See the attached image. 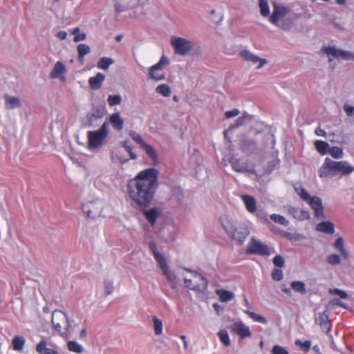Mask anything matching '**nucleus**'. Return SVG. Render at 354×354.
<instances>
[{
    "label": "nucleus",
    "mask_w": 354,
    "mask_h": 354,
    "mask_svg": "<svg viewBox=\"0 0 354 354\" xmlns=\"http://www.w3.org/2000/svg\"><path fill=\"white\" fill-rule=\"evenodd\" d=\"M257 216L259 221L261 222L266 223V224H270V222L269 221V218L267 216V214L266 212H264L263 210H259L257 212Z\"/></svg>",
    "instance_id": "13d9d810"
},
{
    "label": "nucleus",
    "mask_w": 354,
    "mask_h": 354,
    "mask_svg": "<svg viewBox=\"0 0 354 354\" xmlns=\"http://www.w3.org/2000/svg\"><path fill=\"white\" fill-rule=\"evenodd\" d=\"M244 313L248 315L249 317L255 322L264 324L268 323L267 319L261 315L257 314L249 310H244Z\"/></svg>",
    "instance_id": "a19ab883"
},
{
    "label": "nucleus",
    "mask_w": 354,
    "mask_h": 354,
    "mask_svg": "<svg viewBox=\"0 0 354 354\" xmlns=\"http://www.w3.org/2000/svg\"><path fill=\"white\" fill-rule=\"evenodd\" d=\"M122 102L120 95H110L108 96L107 102L110 106L119 105Z\"/></svg>",
    "instance_id": "09e8293b"
},
{
    "label": "nucleus",
    "mask_w": 354,
    "mask_h": 354,
    "mask_svg": "<svg viewBox=\"0 0 354 354\" xmlns=\"http://www.w3.org/2000/svg\"><path fill=\"white\" fill-rule=\"evenodd\" d=\"M222 225L226 233L239 245L243 243L250 232L248 227L245 223L236 225L229 218H226L222 223Z\"/></svg>",
    "instance_id": "39448f33"
},
{
    "label": "nucleus",
    "mask_w": 354,
    "mask_h": 354,
    "mask_svg": "<svg viewBox=\"0 0 354 354\" xmlns=\"http://www.w3.org/2000/svg\"><path fill=\"white\" fill-rule=\"evenodd\" d=\"M330 311L326 309L322 313H319L318 316L315 317V323L318 324L322 330L326 333L330 330L331 324L329 320Z\"/></svg>",
    "instance_id": "2eb2a0df"
},
{
    "label": "nucleus",
    "mask_w": 354,
    "mask_h": 354,
    "mask_svg": "<svg viewBox=\"0 0 354 354\" xmlns=\"http://www.w3.org/2000/svg\"><path fill=\"white\" fill-rule=\"evenodd\" d=\"M259 6L260 13L263 17H266L270 16V8L267 0H259Z\"/></svg>",
    "instance_id": "ea45409f"
},
{
    "label": "nucleus",
    "mask_w": 354,
    "mask_h": 354,
    "mask_svg": "<svg viewBox=\"0 0 354 354\" xmlns=\"http://www.w3.org/2000/svg\"><path fill=\"white\" fill-rule=\"evenodd\" d=\"M344 110L348 117H352L354 114V106H353L345 104L344 106Z\"/></svg>",
    "instance_id": "0e129e2a"
},
{
    "label": "nucleus",
    "mask_w": 354,
    "mask_h": 354,
    "mask_svg": "<svg viewBox=\"0 0 354 354\" xmlns=\"http://www.w3.org/2000/svg\"><path fill=\"white\" fill-rule=\"evenodd\" d=\"M241 56L246 61L251 62L254 64L259 62L257 68H262L267 62L266 59L260 58L257 55H255L250 53L248 50H243L240 53Z\"/></svg>",
    "instance_id": "a211bd4d"
},
{
    "label": "nucleus",
    "mask_w": 354,
    "mask_h": 354,
    "mask_svg": "<svg viewBox=\"0 0 354 354\" xmlns=\"http://www.w3.org/2000/svg\"><path fill=\"white\" fill-rule=\"evenodd\" d=\"M253 117L248 115L247 113H244L242 116L238 118L234 124L230 126L227 130L224 131L223 134L225 138H227V134L228 131H233L234 129L243 126L252 120Z\"/></svg>",
    "instance_id": "aec40b11"
},
{
    "label": "nucleus",
    "mask_w": 354,
    "mask_h": 354,
    "mask_svg": "<svg viewBox=\"0 0 354 354\" xmlns=\"http://www.w3.org/2000/svg\"><path fill=\"white\" fill-rule=\"evenodd\" d=\"M299 17V15L291 12L289 8L274 3L269 21L280 29L288 31L295 25Z\"/></svg>",
    "instance_id": "f03ea898"
},
{
    "label": "nucleus",
    "mask_w": 354,
    "mask_h": 354,
    "mask_svg": "<svg viewBox=\"0 0 354 354\" xmlns=\"http://www.w3.org/2000/svg\"><path fill=\"white\" fill-rule=\"evenodd\" d=\"M232 169L239 173H245L249 170L247 169L246 164L240 159L232 157L230 160Z\"/></svg>",
    "instance_id": "c85d7f7f"
},
{
    "label": "nucleus",
    "mask_w": 354,
    "mask_h": 354,
    "mask_svg": "<svg viewBox=\"0 0 354 354\" xmlns=\"http://www.w3.org/2000/svg\"><path fill=\"white\" fill-rule=\"evenodd\" d=\"M5 106L7 109L12 110L16 108H19L21 106V101L19 97L15 96H10L5 95Z\"/></svg>",
    "instance_id": "cd10ccee"
},
{
    "label": "nucleus",
    "mask_w": 354,
    "mask_h": 354,
    "mask_svg": "<svg viewBox=\"0 0 354 354\" xmlns=\"http://www.w3.org/2000/svg\"><path fill=\"white\" fill-rule=\"evenodd\" d=\"M35 349L39 354H59L56 350L48 348L45 340H41L37 344Z\"/></svg>",
    "instance_id": "7c9ffc66"
},
{
    "label": "nucleus",
    "mask_w": 354,
    "mask_h": 354,
    "mask_svg": "<svg viewBox=\"0 0 354 354\" xmlns=\"http://www.w3.org/2000/svg\"><path fill=\"white\" fill-rule=\"evenodd\" d=\"M315 147L317 151L322 155L328 153L329 145L328 142L322 140H317L315 142Z\"/></svg>",
    "instance_id": "e433bc0d"
},
{
    "label": "nucleus",
    "mask_w": 354,
    "mask_h": 354,
    "mask_svg": "<svg viewBox=\"0 0 354 354\" xmlns=\"http://www.w3.org/2000/svg\"><path fill=\"white\" fill-rule=\"evenodd\" d=\"M66 71V66L63 62L61 61H57L53 70L50 73V76L51 78H61L62 81H65L66 78L64 77H62L63 74H64Z\"/></svg>",
    "instance_id": "4be33fe9"
},
{
    "label": "nucleus",
    "mask_w": 354,
    "mask_h": 354,
    "mask_svg": "<svg viewBox=\"0 0 354 354\" xmlns=\"http://www.w3.org/2000/svg\"><path fill=\"white\" fill-rule=\"evenodd\" d=\"M271 276L274 280L280 281L283 278V273L282 270L274 268L272 271Z\"/></svg>",
    "instance_id": "5fc2aeb1"
},
{
    "label": "nucleus",
    "mask_w": 354,
    "mask_h": 354,
    "mask_svg": "<svg viewBox=\"0 0 354 354\" xmlns=\"http://www.w3.org/2000/svg\"><path fill=\"white\" fill-rule=\"evenodd\" d=\"M148 247L149 251L153 255L160 269L166 277L168 283L172 288H176L177 281L176 280V277L171 273L163 252L158 250V245L153 240H150L148 242Z\"/></svg>",
    "instance_id": "20e7f679"
},
{
    "label": "nucleus",
    "mask_w": 354,
    "mask_h": 354,
    "mask_svg": "<svg viewBox=\"0 0 354 354\" xmlns=\"http://www.w3.org/2000/svg\"><path fill=\"white\" fill-rule=\"evenodd\" d=\"M239 148L245 154L250 155L257 151V142L254 139L243 136Z\"/></svg>",
    "instance_id": "4468645a"
},
{
    "label": "nucleus",
    "mask_w": 354,
    "mask_h": 354,
    "mask_svg": "<svg viewBox=\"0 0 354 354\" xmlns=\"http://www.w3.org/2000/svg\"><path fill=\"white\" fill-rule=\"evenodd\" d=\"M287 209L288 213L298 221H304L310 218V214L307 210L293 207L292 206H288Z\"/></svg>",
    "instance_id": "6ab92c4d"
},
{
    "label": "nucleus",
    "mask_w": 354,
    "mask_h": 354,
    "mask_svg": "<svg viewBox=\"0 0 354 354\" xmlns=\"http://www.w3.org/2000/svg\"><path fill=\"white\" fill-rule=\"evenodd\" d=\"M329 293L338 295L342 299H346L348 297V294L345 291L338 288L330 289Z\"/></svg>",
    "instance_id": "bf43d9fd"
},
{
    "label": "nucleus",
    "mask_w": 354,
    "mask_h": 354,
    "mask_svg": "<svg viewBox=\"0 0 354 354\" xmlns=\"http://www.w3.org/2000/svg\"><path fill=\"white\" fill-rule=\"evenodd\" d=\"M82 210L84 213H86L87 218H95V214H93V212L90 209V208L88 207V205H83Z\"/></svg>",
    "instance_id": "69168bd1"
},
{
    "label": "nucleus",
    "mask_w": 354,
    "mask_h": 354,
    "mask_svg": "<svg viewBox=\"0 0 354 354\" xmlns=\"http://www.w3.org/2000/svg\"><path fill=\"white\" fill-rule=\"evenodd\" d=\"M273 264L277 268H282L284 266L285 261L281 255L277 254L273 258Z\"/></svg>",
    "instance_id": "4d7b16f0"
},
{
    "label": "nucleus",
    "mask_w": 354,
    "mask_h": 354,
    "mask_svg": "<svg viewBox=\"0 0 354 354\" xmlns=\"http://www.w3.org/2000/svg\"><path fill=\"white\" fill-rule=\"evenodd\" d=\"M328 153H330L333 158L336 159L342 158L344 155L342 149L337 146L329 148Z\"/></svg>",
    "instance_id": "de8ad7c7"
},
{
    "label": "nucleus",
    "mask_w": 354,
    "mask_h": 354,
    "mask_svg": "<svg viewBox=\"0 0 354 354\" xmlns=\"http://www.w3.org/2000/svg\"><path fill=\"white\" fill-rule=\"evenodd\" d=\"M169 63V59L166 56L162 55L158 63L149 68V79L156 82L164 80L165 75L162 68L168 66Z\"/></svg>",
    "instance_id": "9d476101"
},
{
    "label": "nucleus",
    "mask_w": 354,
    "mask_h": 354,
    "mask_svg": "<svg viewBox=\"0 0 354 354\" xmlns=\"http://www.w3.org/2000/svg\"><path fill=\"white\" fill-rule=\"evenodd\" d=\"M230 328L232 332L239 335L241 339L249 337L252 335L250 328L245 326L241 321L234 323Z\"/></svg>",
    "instance_id": "f3484780"
},
{
    "label": "nucleus",
    "mask_w": 354,
    "mask_h": 354,
    "mask_svg": "<svg viewBox=\"0 0 354 354\" xmlns=\"http://www.w3.org/2000/svg\"><path fill=\"white\" fill-rule=\"evenodd\" d=\"M327 262L332 266H336L340 264L341 259L338 254H331L328 256Z\"/></svg>",
    "instance_id": "603ef678"
},
{
    "label": "nucleus",
    "mask_w": 354,
    "mask_h": 354,
    "mask_svg": "<svg viewBox=\"0 0 354 354\" xmlns=\"http://www.w3.org/2000/svg\"><path fill=\"white\" fill-rule=\"evenodd\" d=\"M272 354H289L288 351L283 346L274 345L272 349Z\"/></svg>",
    "instance_id": "052dcab7"
},
{
    "label": "nucleus",
    "mask_w": 354,
    "mask_h": 354,
    "mask_svg": "<svg viewBox=\"0 0 354 354\" xmlns=\"http://www.w3.org/2000/svg\"><path fill=\"white\" fill-rule=\"evenodd\" d=\"M104 292L106 295H111L114 291L113 281L111 279H106L104 281Z\"/></svg>",
    "instance_id": "3c124183"
},
{
    "label": "nucleus",
    "mask_w": 354,
    "mask_h": 354,
    "mask_svg": "<svg viewBox=\"0 0 354 354\" xmlns=\"http://www.w3.org/2000/svg\"><path fill=\"white\" fill-rule=\"evenodd\" d=\"M241 198L245 205L246 209L250 213H254L257 212V203L253 196L243 194Z\"/></svg>",
    "instance_id": "bb28decb"
},
{
    "label": "nucleus",
    "mask_w": 354,
    "mask_h": 354,
    "mask_svg": "<svg viewBox=\"0 0 354 354\" xmlns=\"http://www.w3.org/2000/svg\"><path fill=\"white\" fill-rule=\"evenodd\" d=\"M109 136L106 122H104L97 130L87 132L88 149H99L105 143Z\"/></svg>",
    "instance_id": "423d86ee"
},
{
    "label": "nucleus",
    "mask_w": 354,
    "mask_h": 354,
    "mask_svg": "<svg viewBox=\"0 0 354 354\" xmlns=\"http://www.w3.org/2000/svg\"><path fill=\"white\" fill-rule=\"evenodd\" d=\"M308 205L315 211V217L319 219H324L325 215L324 213V207L322 199L318 196H313L312 198L308 201Z\"/></svg>",
    "instance_id": "dca6fc26"
},
{
    "label": "nucleus",
    "mask_w": 354,
    "mask_h": 354,
    "mask_svg": "<svg viewBox=\"0 0 354 354\" xmlns=\"http://www.w3.org/2000/svg\"><path fill=\"white\" fill-rule=\"evenodd\" d=\"M295 192L299 194V197L305 202L308 203L313 198L308 192L302 186L295 188Z\"/></svg>",
    "instance_id": "79ce46f5"
},
{
    "label": "nucleus",
    "mask_w": 354,
    "mask_h": 354,
    "mask_svg": "<svg viewBox=\"0 0 354 354\" xmlns=\"http://www.w3.org/2000/svg\"><path fill=\"white\" fill-rule=\"evenodd\" d=\"M105 80V75L98 72L95 76L88 79V85L91 90L97 91L102 87V83Z\"/></svg>",
    "instance_id": "5701e85b"
},
{
    "label": "nucleus",
    "mask_w": 354,
    "mask_h": 354,
    "mask_svg": "<svg viewBox=\"0 0 354 354\" xmlns=\"http://www.w3.org/2000/svg\"><path fill=\"white\" fill-rule=\"evenodd\" d=\"M152 321L153 322L154 333L156 335H159L162 333V322L160 319L156 316L152 317Z\"/></svg>",
    "instance_id": "37998d69"
},
{
    "label": "nucleus",
    "mask_w": 354,
    "mask_h": 354,
    "mask_svg": "<svg viewBox=\"0 0 354 354\" xmlns=\"http://www.w3.org/2000/svg\"><path fill=\"white\" fill-rule=\"evenodd\" d=\"M315 230L326 234H333L335 232V225L330 221H322L316 225Z\"/></svg>",
    "instance_id": "a878e982"
},
{
    "label": "nucleus",
    "mask_w": 354,
    "mask_h": 354,
    "mask_svg": "<svg viewBox=\"0 0 354 354\" xmlns=\"http://www.w3.org/2000/svg\"><path fill=\"white\" fill-rule=\"evenodd\" d=\"M67 348L68 351L75 353H82L84 351L83 346L74 340H71L67 342Z\"/></svg>",
    "instance_id": "4c0bfd02"
},
{
    "label": "nucleus",
    "mask_w": 354,
    "mask_h": 354,
    "mask_svg": "<svg viewBox=\"0 0 354 354\" xmlns=\"http://www.w3.org/2000/svg\"><path fill=\"white\" fill-rule=\"evenodd\" d=\"M156 91L164 97H169L171 94L170 87L165 84L158 85L156 88Z\"/></svg>",
    "instance_id": "a18cd8bd"
},
{
    "label": "nucleus",
    "mask_w": 354,
    "mask_h": 354,
    "mask_svg": "<svg viewBox=\"0 0 354 354\" xmlns=\"http://www.w3.org/2000/svg\"><path fill=\"white\" fill-rule=\"evenodd\" d=\"M295 344L297 346H300V348L304 350V351H308L311 346V342L310 340H306L304 342L300 341L299 339H297L295 342Z\"/></svg>",
    "instance_id": "6e6d98bb"
},
{
    "label": "nucleus",
    "mask_w": 354,
    "mask_h": 354,
    "mask_svg": "<svg viewBox=\"0 0 354 354\" xmlns=\"http://www.w3.org/2000/svg\"><path fill=\"white\" fill-rule=\"evenodd\" d=\"M334 248L336 250L340 252L344 259H348L349 258V253L344 248V240L342 236H339L336 239L334 243Z\"/></svg>",
    "instance_id": "c756f323"
},
{
    "label": "nucleus",
    "mask_w": 354,
    "mask_h": 354,
    "mask_svg": "<svg viewBox=\"0 0 354 354\" xmlns=\"http://www.w3.org/2000/svg\"><path fill=\"white\" fill-rule=\"evenodd\" d=\"M26 340L22 336L16 335L12 339L13 349L17 351H20L24 348Z\"/></svg>",
    "instance_id": "c9c22d12"
},
{
    "label": "nucleus",
    "mask_w": 354,
    "mask_h": 354,
    "mask_svg": "<svg viewBox=\"0 0 354 354\" xmlns=\"http://www.w3.org/2000/svg\"><path fill=\"white\" fill-rule=\"evenodd\" d=\"M113 63L114 60L111 57H103L97 61V67L100 69L106 71Z\"/></svg>",
    "instance_id": "f704fd0d"
},
{
    "label": "nucleus",
    "mask_w": 354,
    "mask_h": 354,
    "mask_svg": "<svg viewBox=\"0 0 354 354\" xmlns=\"http://www.w3.org/2000/svg\"><path fill=\"white\" fill-rule=\"evenodd\" d=\"M129 136L136 143L140 145V147L145 151L146 154L151 160L152 165L157 166L159 164L158 155L155 148L151 145L147 143L142 138V136L136 131L130 130L129 133Z\"/></svg>",
    "instance_id": "1a4fd4ad"
},
{
    "label": "nucleus",
    "mask_w": 354,
    "mask_h": 354,
    "mask_svg": "<svg viewBox=\"0 0 354 354\" xmlns=\"http://www.w3.org/2000/svg\"><path fill=\"white\" fill-rule=\"evenodd\" d=\"M353 171L354 167L350 165L346 161H334L326 158L319 169V175L320 178L334 177L339 173L343 176H347Z\"/></svg>",
    "instance_id": "7ed1b4c3"
},
{
    "label": "nucleus",
    "mask_w": 354,
    "mask_h": 354,
    "mask_svg": "<svg viewBox=\"0 0 354 354\" xmlns=\"http://www.w3.org/2000/svg\"><path fill=\"white\" fill-rule=\"evenodd\" d=\"M247 254H258L261 256H268L270 254L268 245L257 241L254 236L252 237L250 242L245 250Z\"/></svg>",
    "instance_id": "ddd939ff"
},
{
    "label": "nucleus",
    "mask_w": 354,
    "mask_h": 354,
    "mask_svg": "<svg viewBox=\"0 0 354 354\" xmlns=\"http://www.w3.org/2000/svg\"><path fill=\"white\" fill-rule=\"evenodd\" d=\"M59 310H55L53 313V315H52V319H51V322H52V324H53V328L55 330V331L61 336V337H64L66 336V332H64V330L63 331L62 330V327L60 324V323H55V321H54V317L57 315H59Z\"/></svg>",
    "instance_id": "58836bf2"
},
{
    "label": "nucleus",
    "mask_w": 354,
    "mask_h": 354,
    "mask_svg": "<svg viewBox=\"0 0 354 354\" xmlns=\"http://www.w3.org/2000/svg\"><path fill=\"white\" fill-rule=\"evenodd\" d=\"M158 169L147 168L128 181L127 194L134 206L138 209L149 207L158 188Z\"/></svg>",
    "instance_id": "f257e3e1"
},
{
    "label": "nucleus",
    "mask_w": 354,
    "mask_h": 354,
    "mask_svg": "<svg viewBox=\"0 0 354 354\" xmlns=\"http://www.w3.org/2000/svg\"><path fill=\"white\" fill-rule=\"evenodd\" d=\"M239 113H240V111H239V109H234L230 111H227L225 113V117L227 119H230V118L237 116L239 114Z\"/></svg>",
    "instance_id": "e2e57ef3"
},
{
    "label": "nucleus",
    "mask_w": 354,
    "mask_h": 354,
    "mask_svg": "<svg viewBox=\"0 0 354 354\" xmlns=\"http://www.w3.org/2000/svg\"><path fill=\"white\" fill-rule=\"evenodd\" d=\"M109 122L113 128L118 131H121L124 128V120L119 113L111 114L109 117Z\"/></svg>",
    "instance_id": "393cba45"
},
{
    "label": "nucleus",
    "mask_w": 354,
    "mask_h": 354,
    "mask_svg": "<svg viewBox=\"0 0 354 354\" xmlns=\"http://www.w3.org/2000/svg\"><path fill=\"white\" fill-rule=\"evenodd\" d=\"M291 288L302 295L307 293L305 283L301 281H293L290 283Z\"/></svg>",
    "instance_id": "72a5a7b5"
},
{
    "label": "nucleus",
    "mask_w": 354,
    "mask_h": 354,
    "mask_svg": "<svg viewBox=\"0 0 354 354\" xmlns=\"http://www.w3.org/2000/svg\"><path fill=\"white\" fill-rule=\"evenodd\" d=\"M270 219L272 220L274 223H279L283 226H288L289 225V221L282 215L277 214H272L270 215Z\"/></svg>",
    "instance_id": "c03bdc74"
},
{
    "label": "nucleus",
    "mask_w": 354,
    "mask_h": 354,
    "mask_svg": "<svg viewBox=\"0 0 354 354\" xmlns=\"http://www.w3.org/2000/svg\"><path fill=\"white\" fill-rule=\"evenodd\" d=\"M139 209L143 212L146 219L151 225H153L156 223L158 217L161 214V212L158 207H153L150 209H147V208Z\"/></svg>",
    "instance_id": "412c9836"
},
{
    "label": "nucleus",
    "mask_w": 354,
    "mask_h": 354,
    "mask_svg": "<svg viewBox=\"0 0 354 354\" xmlns=\"http://www.w3.org/2000/svg\"><path fill=\"white\" fill-rule=\"evenodd\" d=\"M59 314L61 316H62V317L65 319V320H66V325H65V326H64V332H66V333L67 331H68V330H69V329H70V328H71V321H70L69 317H68V315H67V313H64V312H63V311H62V310H59Z\"/></svg>",
    "instance_id": "680f3d73"
},
{
    "label": "nucleus",
    "mask_w": 354,
    "mask_h": 354,
    "mask_svg": "<svg viewBox=\"0 0 354 354\" xmlns=\"http://www.w3.org/2000/svg\"><path fill=\"white\" fill-rule=\"evenodd\" d=\"M212 306L217 315H220L223 312V308L221 306L218 304L214 303L212 305Z\"/></svg>",
    "instance_id": "774afa93"
},
{
    "label": "nucleus",
    "mask_w": 354,
    "mask_h": 354,
    "mask_svg": "<svg viewBox=\"0 0 354 354\" xmlns=\"http://www.w3.org/2000/svg\"><path fill=\"white\" fill-rule=\"evenodd\" d=\"M218 336L220 339V341L225 346H229L231 344L230 339L229 337V335L226 330H221L218 333Z\"/></svg>",
    "instance_id": "49530a36"
},
{
    "label": "nucleus",
    "mask_w": 354,
    "mask_h": 354,
    "mask_svg": "<svg viewBox=\"0 0 354 354\" xmlns=\"http://www.w3.org/2000/svg\"><path fill=\"white\" fill-rule=\"evenodd\" d=\"M322 51L328 56H331L337 59L354 61V53L337 48L334 46H324Z\"/></svg>",
    "instance_id": "f8f14e48"
},
{
    "label": "nucleus",
    "mask_w": 354,
    "mask_h": 354,
    "mask_svg": "<svg viewBox=\"0 0 354 354\" xmlns=\"http://www.w3.org/2000/svg\"><path fill=\"white\" fill-rule=\"evenodd\" d=\"M215 292L216 295L219 297V299L222 302H227L234 298L233 292L225 289H217Z\"/></svg>",
    "instance_id": "2f4dec72"
},
{
    "label": "nucleus",
    "mask_w": 354,
    "mask_h": 354,
    "mask_svg": "<svg viewBox=\"0 0 354 354\" xmlns=\"http://www.w3.org/2000/svg\"><path fill=\"white\" fill-rule=\"evenodd\" d=\"M106 108L102 105L94 106L91 111L87 113L83 120L82 125L87 128H95L100 125L106 113Z\"/></svg>",
    "instance_id": "6e6552de"
},
{
    "label": "nucleus",
    "mask_w": 354,
    "mask_h": 354,
    "mask_svg": "<svg viewBox=\"0 0 354 354\" xmlns=\"http://www.w3.org/2000/svg\"><path fill=\"white\" fill-rule=\"evenodd\" d=\"M77 51L78 53L77 60L80 64H83L85 55L90 53L91 48L87 44H80L77 46Z\"/></svg>",
    "instance_id": "473e14b6"
},
{
    "label": "nucleus",
    "mask_w": 354,
    "mask_h": 354,
    "mask_svg": "<svg viewBox=\"0 0 354 354\" xmlns=\"http://www.w3.org/2000/svg\"><path fill=\"white\" fill-rule=\"evenodd\" d=\"M188 152L190 153V157H189L190 165L193 168L198 167L201 165V162H202V158H201L200 151L196 148H193V149L189 148L188 149Z\"/></svg>",
    "instance_id": "b1692460"
},
{
    "label": "nucleus",
    "mask_w": 354,
    "mask_h": 354,
    "mask_svg": "<svg viewBox=\"0 0 354 354\" xmlns=\"http://www.w3.org/2000/svg\"><path fill=\"white\" fill-rule=\"evenodd\" d=\"M115 12L117 13H121V12H123L124 11L127 10L128 9V6H125V5H122L121 3H116L115 4Z\"/></svg>",
    "instance_id": "338daca9"
},
{
    "label": "nucleus",
    "mask_w": 354,
    "mask_h": 354,
    "mask_svg": "<svg viewBox=\"0 0 354 354\" xmlns=\"http://www.w3.org/2000/svg\"><path fill=\"white\" fill-rule=\"evenodd\" d=\"M199 46L188 39L179 37L178 39V53L180 55H194L199 53Z\"/></svg>",
    "instance_id": "9b49d317"
},
{
    "label": "nucleus",
    "mask_w": 354,
    "mask_h": 354,
    "mask_svg": "<svg viewBox=\"0 0 354 354\" xmlns=\"http://www.w3.org/2000/svg\"><path fill=\"white\" fill-rule=\"evenodd\" d=\"M115 158L118 160L121 164H125L129 161V159L122 156L119 152L114 153L111 151V159L112 161H114Z\"/></svg>",
    "instance_id": "864d4df0"
},
{
    "label": "nucleus",
    "mask_w": 354,
    "mask_h": 354,
    "mask_svg": "<svg viewBox=\"0 0 354 354\" xmlns=\"http://www.w3.org/2000/svg\"><path fill=\"white\" fill-rule=\"evenodd\" d=\"M72 33L75 35L73 39V41L75 42L84 41L86 38V34L83 32H81L79 28H75L72 32Z\"/></svg>",
    "instance_id": "8fccbe9b"
},
{
    "label": "nucleus",
    "mask_w": 354,
    "mask_h": 354,
    "mask_svg": "<svg viewBox=\"0 0 354 354\" xmlns=\"http://www.w3.org/2000/svg\"><path fill=\"white\" fill-rule=\"evenodd\" d=\"M192 274V278L184 277L185 285L187 288L198 292H204L208 286V280L199 273L189 269L183 268Z\"/></svg>",
    "instance_id": "0eeeda50"
}]
</instances>
